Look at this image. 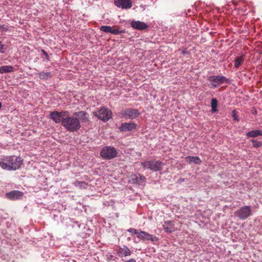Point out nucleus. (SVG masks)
<instances>
[{
    "label": "nucleus",
    "mask_w": 262,
    "mask_h": 262,
    "mask_svg": "<svg viewBox=\"0 0 262 262\" xmlns=\"http://www.w3.org/2000/svg\"><path fill=\"white\" fill-rule=\"evenodd\" d=\"M23 160L14 155L3 156L0 158V167L8 171H15L20 168Z\"/></svg>",
    "instance_id": "1"
},
{
    "label": "nucleus",
    "mask_w": 262,
    "mask_h": 262,
    "mask_svg": "<svg viewBox=\"0 0 262 262\" xmlns=\"http://www.w3.org/2000/svg\"><path fill=\"white\" fill-rule=\"evenodd\" d=\"M61 124L68 131L71 132H76L81 127L79 120L74 116L67 117L63 119Z\"/></svg>",
    "instance_id": "2"
},
{
    "label": "nucleus",
    "mask_w": 262,
    "mask_h": 262,
    "mask_svg": "<svg viewBox=\"0 0 262 262\" xmlns=\"http://www.w3.org/2000/svg\"><path fill=\"white\" fill-rule=\"evenodd\" d=\"M141 165L144 169L156 172L162 170L164 164L160 161L154 160L142 162Z\"/></svg>",
    "instance_id": "3"
},
{
    "label": "nucleus",
    "mask_w": 262,
    "mask_h": 262,
    "mask_svg": "<svg viewBox=\"0 0 262 262\" xmlns=\"http://www.w3.org/2000/svg\"><path fill=\"white\" fill-rule=\"evenodd\" d=\"M117 155L116 149L112 146L104 147L100 152V156L105 159H111L115 158Z\"/></svg>",
    "instance_id": "4"
},
{
    "label": "nucleus",
    "mask_w": 262,
    "mask_h": 262,
    "mask_svg": "<svg viewBox=\"0 0 262 262\" xmlns=\"http://www.w3.org/2000/svg\"><path fill=\"white\" fill-rule=\"evenodd\" d=\"M94 115L98 119L107 121L112 118V112L105 107H101L98 111L94 112Z\"/></svg>",
    "instance_id": "5"
},
{
    "label": "nucleus",
    "mask_w": 262,
    "mask_h": 262,
    "mask_svg": "<svg viewBox=\"0 0 262 262\" xmlns=\"http://www.w3.org/2000/svg\"><path fill=\"white\" fill-rule=\"evenodd\" d=\"M251 208L250 206H245L237 209L234 214L241 220H244L251 215Z\"/></svg>",
    "instance_id": "6"
},
{
    "label": "nucleus",
    "mask_w": 262,
    "mask_h": 262,
    "mask_svg": "<svg viewBox=\"0 0 262 262\" xmlns=\"http://www.w3.org/2000/svg\"><path fill=\"white\" fill-rule=\"evenodd\" d=\"M208 80L213 82L212 86L214 88L218 87L221 84L228 82V79L223 76H212L208 77Z\"/></svg>",
    "instance_id": "7"
},
{
    "label": "nucleus",
    "mask_w": 262,
    "mask_h": 262,
    "mask_svg": "<svg viewBox=\"0 0 262 262\" xmlns=\"http://www.w3.org/2000/svg\"><path fill=\"white\" fill-rule=\"evenodd\" d=\"M137 237L143 241L157 242L158 238L143 231L140 230Z\"/></svg>",
    "instance_id": "8"
},
{
    "label": "nucleus",
    "mask_w": 262,
    "mask_h": 262,
    "mask_svg": "<svg viewBox=\"0 0 262 262\" xmlns=\"http://www.w3.org/2000/svg\"><path fill=\"white\" fill-rule=\"evenodd\" d=\"M122 115L126 119H133L137 118L140 114L139 111L135 108H127L123 111Z\"/></svg>",
    "instance_id": "9"
},
{
    "label": "nucleus",
    "mask_w": 262,
    "mask_h": 262,
    "mask_svg": "<svg viewBox=\"0 0 262 262\" xmlns=\"http://www.w3.org/2000/svg\"><path fill=\"white\" fill-rule=\"evenodd\" d=\"M66 112L53 111L50 113L49 116L55 123H58L62 122V119L66 117Z\"/></svg>",
    "instance_id": "10"
},
{
    "label": "nucleus",
    "mask_w": 262,
    "mask_h": 262,
    "mask_svg": "<svg viewBox=\"0 0 262 262\" xmlns=\"http://www.w3.org/2000/svg\"><path fill=\"white\" fill-rule=\"evenodd\" d=\"M116 6L123 9H130L132 7V2L130 0H114Z\"/></svg>",
    "instance_id": "11"
},
{
    "label": "nucleus",
    "mask_w": 262,
    "mask_h": 262,
    "mask_svg": "<svg viewBox=\"0 0 262 262\" xmlns=\"http://www.w3.org/2000/svg\"><path fill=\"white\" fill-rule=\"evenodd\" d=\"M23 195V193L19 191L13 190L8 192L6 196L8 199L15 200L20 199Z\"/></svg>",
    "instance_id": "12"
},
{
    "label": "nucleus",
    "mask_w": 262,
    "mask_h": 262,
    "mask_svg": "<svg viewBox=\"0 0 262 262\" xmlns=\"http://www.w3.org/2000/svg\"><path fill=\"white\" fill-rule=\"evenodd\" d=\"M131 26L136 29L143 30L148 28V25L143 21L133 20L130 23Z\"/></svg>",
    "instance_id": "13"
},
{
    "label": "nucleus",
    "mask_w": 262,
    "mask_h": 262,
    "mask_svg": "<svg viewBox=\"0 0 262 262\" xmlns=\"http://www.w3.org/2000/svg\"><path fill=\"white\" fill-rule=\"evenodd\" d=\"M136 124L134 123L125 122L122 123L119 128L121 132H129L136 128Z\"/></svg>",
    "instance_id": "14"
},
{
    "label": "nucleus",
    "mask_w": 262,
    "mask_h": 262,
    "mask_svg": "<svg viewBox=\"0 0 262 262\" xmlns=\"http://www.w3.org/2000/svg\"><path fill=\"white\" fill-rule=\"evenodd\" d=\"M118 253L120 256H127L130 255L131 252L127 247L123 246L119 248Z\"/></svg>",
    "instance_id": "15"
},
{
    "label": "nucleus",
    "mask_w": 262,
    "mask_h": 262,
    "mask_svg": "<svg viewBox=\"0 0 262 262\" xmlns=\"http://www.w3.org/2000/svg\"><path fill=\"white\" fill-rule=\"evenodd\" d=\"M248 138H255L259 136H262V131L260 130H254L248 132L246 134Z\"/></svg>",
    "instance_id": "16"
},
{
    "label": "nucleus",
    "mask_w": 262,
    "mask_h": 262,
    "mask_svg": "<svg viewBox=\"0 0 262 262\" xmlns=\"http://www.w3.org/2000/svg\"><path fill=\"white\" fill-rule=\"evenodd\" d=\"M244 60L245 59L244 57V55L237 57L235 59L234 67L235 68H238L239 67H240L241 65L243 64Z\"/></svg>",
    "instance_id": "17"
},
{
    "label": "nucleus",
    "mask_w": 262,
    "mask_h": 262,
    "mask_svg": "<svg viewBox=\"0 0 262 262\" xmlns=\"http://www.w3.org/2000/svg\"><path fill=\"white\" fill-rule=\"evenodd\" d=\"M1 70H2V73H11L14 72L15 71V68L12 66H4L1 67Z\"/></svg>",
    "instance_id": "18"
},
{
    "label": "nucleus",
    "mask_w": 262,
    "mask_h": 262,
    "mask_svg": "<svg viewBox=\"0 0 262 262\" xmlns=\"http://www.w3.org/2000/svg\"><path fill=\"white\" fill-rule=\"evenodd\" d=\"M86 113L83 111H81L79 112H76L74 113V115L82 117L81 118V121L84 122H86L88 121V118L86 116Z\"/></svg>",
    "instance_id": "19"
},
{
    "label": "nucleus",
    "mask_w": 262,
    "mask_h": 262,
    "mask_svg": "<svg viewBox=\"0 0 262 262\" xmlns=\"http://www.w3.org/2000/svg\"><path fill=\"white\" fill-rule=\"evenodd\" d=\"M186 159L187 161L193 162L196 164H200L201 163V160L198 157L188 156Z\"/></svg>",
    "instance_id": "20"
},
{
    "label": "nucleus",
    "mask_w": 262,
    "mask_h": 262,
    "mask_svg": "<svg viewBox=\"0 0 262 262\" xmlns=\"http://www.w3.org/2000/svg\"><path fill=\"white\" fill-rule=\"evenodd\" d=\"M38 75L39 78L42 79H47L51 77V73L45 71H42L38 73Z\"/></svg>",
    "instance_id": "21"
},
{
    "label": "nucleus",
    "mask_w": 262,
    "mask_h": 262,
    "mask_svg": "<svg viewBox=\"0 0 262 262\" xmlns=\"http://www.w3.org/2000/svg\"><path fill=\"white\" fill-rule=\"evenodd\" d=\"M211 106L213 112H215L217 111L216 107L217 106V101L215 98H213L211 100Z\"/></svg>",
    "instance_id": "22"
},
{
    "label": "nucleus",
    "mask_w": 262,
    "mask_h": 262,
    "mask_svg": "<svg viewBox=\"0 0 262 262\" xmlns=\"http://www.w3.org/2000/svg\"><path fill=\"white\" fill-rule=\"evenodd\" d=\"M100 30L106 33H110L111 27L108 26H103L100 27Z\"/></svg>",
    "instance_id": "23"
},
{
    "label": "nucleus",
    "mask_w": 262,
    "mask_h": 262,
    "mask_svg": "<svg viewBox=\"0 0 262 262\" xmlns=\"http://www.w3.org/2000/svg\"><path fill=\"white\" fill-rule=\"evenodd\" d=\"M251 142L253 143V147L255 148L259 147L262 146V142L261 141H257L255 140H252Z\"/></svg>",
    "instance_id": "24"
},
{
    "label": "nucleus",
    "mask_w": 262,
    "mask_h": 262,
    "mask_svg": "<svg viewBox=\"0 0 262 262\" xmlns=\"http://www.w3.org/2000/svg\"><path fill=\"white\" fill-rule=\"evenodd\" d=\"M123 32L122 31H119V30L115 29L113 27H111V30L110 33L114 35H118L122 33Z\"/></svg>",
    "instance_id": "25"
},
{
    "label": "nucleus",
    "mask_w": 262,
    "mask_h": 262,
    "mask_svg": "<svg viewBox=\"0 0 262 262\" xmlns=\"http://www.w3.org/2000/svg\"><path fill=\"white\" fill-rule=\"evenodd\" d=\"M8 26L6 25H2L0 24V32H6L8 30Z\"/></svg>",
    "instance_id": "26"
},
{
    "label": "nucleus",
    "mask_w": 262,
    "mask_h": 262,
    "mask_svg": "<svg viewBox=\"0 0 262 262\" xmlns=\"http://www.w3.org/2000/svg\"><path fill=\"white\" fill-rule=\"evenodd\" d=\"M173 227L171 226L169 227H166L165 225H163V229L166 232H171L172 231H173Z\"/></svg>",
    "instance_id": "27"
},
{
    "label": "nucleus",
    "mask_w": 262,
    "mask_h": 262,
    "mask_svg": "<svg viewBox=\"0 0 262 262\" xmlns=\"http://www.w3.org/2000/svg\"><path fill=\"white\" fill-rule=\"evenodd\" d=\"M127 231L129 232L134 233L135 234L137 235V236H138L140 230L138 231V230L134 229V228H129L127 230Z\"/></svg>",
    "instance_id": "28"
},
{
    "label": "nucleus",
    "mask_w": 262,
    "mask_h": 262,
    "mask_svg": "<svg viewBox=\"0 0 262 262\" xmlns=\"http://www.w3.org/2000/svg\"><path fill=\"white\" fill-rule=\"evenodd\" d=\"M5 45L0 41V53H4L5 52Z\"/></svg>",
    "instance_id": "29"
},
{
    "label": "nucleus",
    "mask_w": 262,
    "mask_h": 262,
    "mask_svg": "<svg viewBox=\"0 0 262 262\" xmlns=\"http://www.w3.org/2000/svg\"><path fill=\"white\" fill-rule=\"evenodd\" d=\"M136 180H137L138 182H142L145 181V178L143 176L139 175V176L136 177Z\"/></svg>",
    "instance_id": "30"
},
{
    "label": "nucleus",
    "mask_w": 262,
    "mask_h": 262,
    "mask_svg": "<svg viewBox=\"0 0 262 262\" xmlns=\"http://www.w3.org/2000/svg\"><path fill=\"white\" fill-rule=\"evenodd\" d=\"M232 117L233 118L234 120L238 121L239 119L238 118V116L237 115V112L236 110H234L232 112Z\"/></svg>",
    "instance_id": "31"
},
{
    "label": "nucleus",
    "mask_w": 262,
    "mask_h": 262,
    "mask_svg": "<svg viewBox=\"0 0 262 262\" xmlns=\"http://www.w3.org/2000/svg\"><path fill=\"white\" fill-rule=\"evenodd\" d=\"M166 224H167L168 226H171L172 225V222L171 221H166L165 222Z\"/></svg>",
    "instance_id": "32"
},
{
    "label": "nucleus",
    "mask_w": 262,
    "mask_h": 262,
    "mask_svg": "<svg viewBox=\"0 0 262 262\" xmlns=\"http://www.w3.org/2000/svg\"><path fill=\"white\" fill-rule=\"evenodd\" d=\"M41 52L46 57L48 56V53L44 50H41Z\"/></svg>",
    "instance_id": "33"
},
{
    "label": "nucleus",
    "mask_w": 262,
    "mask_h": 262,
    "mask_svg": "<svg viewBox=\"0 0 262 262\" xmlns=\"http://www.w3.org/2000/svg\"><path fill=\"white\" fill-rule=\"evenodd\" d=\"M0 73L3 74L2 70H1V67H0Z\"/></svg>",
    "instance_id": "34"
},
{
    "label": "nucleus",
    "mask_w": 262,
    "mask_h": 262,
    "mask_svg": "<svg viewBox=\"0 0 262 262\" xmlns=\"http://www.w3.org/2000/svg\"><path fill=\"white\" fill-rule=\"evenodd\" d=\"M2 103L0 102V109L2 107Z\"/></svg>",
    "instance_id": "35"
}]
</instances>
